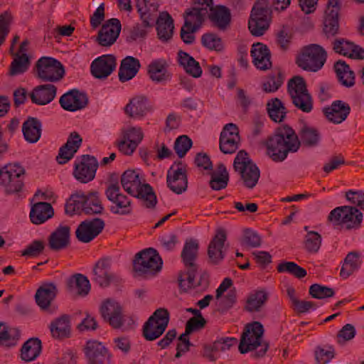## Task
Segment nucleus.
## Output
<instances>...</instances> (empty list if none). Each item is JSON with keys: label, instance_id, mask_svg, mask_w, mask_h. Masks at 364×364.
<instances>
[{"label": "nucleus", "instance_id": "obj_54", "mask_svg": "<svg viewBox=\"0 0 364 364\" xmlns=\"http://www.w3.org/2000/svg\"><path fill=\"white\" fill-rule=\"evenodd\" d=\"M121 183L128 193L136 197V172L134 170H128L122 176Z\"/></svg>", "mask_w": 364, "mask_h": 364}, {"label": "nucleus", "instance_id": "obj_36", "mask_svg": "<svg viewBox=\"0 0 364 364\" xmlns=\"http://www.w3.org/2000/svg\"><path fill=\"white\" fill-rule=\"evenodd\" d=\"M54 214L51 205L46 202L35 203L30 212V218L33 223L38 225L45 223Z\"/></svg>", "mask_w": 364, "mask_h": 364}, {"label": "nucleus", "instance_id": "obj_5", "mask_svg": "<svg viewBox=\"0 0 364 364\" xmlns=\"http://www.w3.org/2000/svg\"><path fill=\"white\" fill-rule=\"evenodd\" d=\"M233 168L240 176L243 186L253 188L258 183L260 171L257 165L249 158L246 151H240L233 162Z\"/></svg>", "mask_w": 364, "mask_h": 364}, {"label": "nucleus", "instance_id": "obj_38", "mask_svg": "<svg viewBox=\"0 0 364 364\" xmlns=\"http://www.w3.org/2000/svg\"><path fill=\"white\" fill-rule=\"evenodd\" d=\"M22 132L28 142L36 143L41 136V123L36 118L29 117L23 122Z\"/></svg>", "mask_w": 364, "mask_h": 364}, {"label": "nucleus", "instance_id": "obj_4", "mask_svg": "<svg viewBox=\"0 0 364 364\" xmlns=\"http://www.w3.org/2000/svg\"><path fill=\"white\" fill-rule=\"evenodd\" d=\"M103 210L99 193L91 191L87 193L79 191L73 193L65 205L68 214H99Z\"/></svg>", "mask_w": 364, "mask_h": 364}, {"label": "nucleus", "instance_id": "obj_42", "mask_svg": "<svg viewBox=\"0 0 364 364\" xmlns=\"http://www.w3.org/2000/svg\"><path fill=\"white\" fill-rule=\"evenodd\" d=\"M208 15L205 9L192 8L185 14V23L189 31H196L202 24L204 18Z\"/></svg>", "mask_w": 364, "mask_h": 364}, {"label": "nucleus", "instance_id": "obj_9", "mask_svg": "<svg viewBox=\"0 0 364 364\" xmlns=\"http://www.w3.org/2000/svg\"><path fill=\"white\" fill-rule=\"evenodd\" d=\"M288 92L293 104L304 112H310L313 108V101L306 88L303 77L295 76L288 82Z\"/></svg>", "mask_w": 364, "mask_h": 364}, {"label": "nucleus", "instance_id": "obj_28", "mask_svg": "<svg viewBox=\"0 0 364 364\" xmlns=\"http://www.w3.org/2000/svg\"><path fill=\"white\" fill-rule=\"evenodd\" d=\"M333 50L342 55L353 59H364V49L343 38L336 39L333 43Z\"/></svg>", "mask_w": 364, "mask_h": 364}, {"label": "nucleus", "instance_id": "obj_59", "mask_svg": "<svg viewBox=\"0 0 364 364\" xmlns=\"http://www.w3.org/2000/svg\"><path fill=\"white\" fill-rule=\"evenodd\" d=\"M11 21V14L6 11L0 14V46L4 43L9 32Z\"/></svg>", "mask_w": 364, "mask_h": 364}, {"label": "nucleus", "instance_id": "obj_43", "mask_svg": "<svg viewBox=\"0 0 364 364\" xmlns=\"http://www.w3.org/2000/svg\"><path fill=\"white\" fill-rule=\"evenodd\" d=\"M178 63L186 72L193 77H199L202 75L200 64L187 53L180 50L178 53Z\"/></svg>", "mask_w": 364, "mask_h": 364}, {"label": "nucleus", "instance_id": "obj_3", "mask_svg": "<svg viewBox=\"0 0 364 364\" xmlns=\"http://www.w3.org/2000/svg\"><path fill=\"white\" fill-rule=\"evenodd\" d=\"M264 334V328L261 323L254 321L245 326L242 333L238 350L240 353L245 354L250 351L255 350L259 346L262 348L255 352L252 356L255 358H262L266 354L269 347V342L262 341Z\"/></svg>", "mask_w": 364, "mask_h": 364}, {"label": "nucleus", "instance_id": "obj_55", "mask_svg": "<svg viewBox=\"0 0 364 364\" xmlns=\"http://www.w3.org/2000/svg\"><path fill=\"white\" fill-rule=\"evenodd\" d=\"M309 294L314 298L323 299L333 296L334 290L328 287L314 284L309 287Z\"/></svg>", "mask_w": 364, "mask_h": 364}, {"label": "nucleus", "instance_id": "obj_31", "mask_svg": "<svg viewBox=\"0 0 364 364\" xmlns=\"http://www.w3.org/2000/svg\"><path fill=\"white\" fill-rule=\"evenodd\" d=\"M251 55L255 65L259 70H266L272 67L270 53L267 46L257 43L252 46Z\"/></svg>", "mask_w": 364, "mask_h": 364}, {"label": "nucleus", "instance_id": "obj_46", "mask_svg": "<svg viewBox=\"0 0 364 364\" xmlns=\"http://www.w3.org/2000/svg\"><path fill=\"white\" fill-rule=\"evenodd\" d=\"M229 181V173L223 164H218L215 171L211 173L210 186L212 189L219 191L225 188Z\"/></svg>", "mask_w": 364, "mask_h": 364}, {"label": "nucleus", "instance_id": "obj_63", "mask_svg": "<svg viewBox=\"0 0 364 364\" xmlns=\"http://www.w3.org/2000/svg\"><path fill=\"white\" fill-rule=\"evenodd\" d=\"M44 249V244L41 241H34L29 245L23 252L22 255L26 257H36Z\"/></svg>", "mask_w": 364, "mask_h": 364}, {"label": "nucleus", "instance_id": "obj_16", "mask_svg": "<svg viewBox=\"0 0 364 364\" xmlns=\"http://www.w3.org/2000/svg\"><path fill=\"white\" fill-rule=\"evenodd\" d=\"M227 240V234L224 229L219 228L211 240L208 247V262L212 264H218L225 257V242Z\"/></svg>", "mask_w": 364, "mask_h": 364}, {"label": "nucleus", "instance_id": "obj_37", "mask_svg": "<svg viewBox=\"0 0 364 364\" xmlns=\"http://www.w3.org/2000/svg\"><path fill=\"white\" fill-rule=\"evenodd\" d=\"M138 199L148 209H154L157 204L156 195L153 188L144 182L138 181Z\"/></svg>", "mask_w": 364, "mask_h": 364}, {"label": "nucleus", "instance_id": "obj_21", "mask_svg": "<svg viewBox=\"0 0 364 364\" xmlns=\"http://www.w3.org/2000/svg\"><path fill=\"white\" fill-rule=\"evenodd\" d=\"M104 226V222L100 218L85 220L78 226L76 237L82 242H89L101 232Z\"/></svg>", "mask_w": 364, "mask_h": 364}, {"label": "nucleus", "instance_id": "obj_23", "mask_svg": "<svg viewBox=\"0 0 364 364\" xmlns=\"http://www.w3.org/2000/svg\"><path fill=\"white\" fill-rule=\"evenodd\" d=\"M59 103L65 110L75 112L86 106L87 99L83 93L73 90L63 94L60 98Z\"/></svg>", "mask_w": 364, "mask_h": 364}, {"label": "nucleus", "instance_id": "obj_40", "mask_svg": "<svg viewBox=\"0 0 364 364\" xmlns=\"http://www.w3.org/2000/svg\"><path fill=\"white\" fill-rule=\"evenodd\" d=\"M100 311L103 318H123L124 316L122 306L111 298L102 301Z\"/></svg>", "mask_w": 364, "mask_h": 364}, {"label": "nucleus", "instance_id": "obj_24", "mask_svg": "<svg viewBox=\"0 0 364 364\" xmlns=\"http://www.w3.org/2000/svg\"><path fill=\"white\" fill-rule=\"evenodd\" d=\"M120 31V21L117 18L109 19L102 26L99 32V43L103 46H111L118 38Z\"/></svg>", "mask_w": 364, "mask_h": 364}, {"label": "nucleus", "instance_id": "obj_20", "mask_svg": "<svg viewBox=\"0 0 364 364\" xmlns=\"http://www.w3.org/2000/svg\"><path fill=\"white\" fill-rule=\"evenodd\" d=\"M167 184L170 189L177 194H181L187 189V176L181 163H178L176 168L174 165L172 166L168 171Z\"/></svg>", "mask_w": 364, "mask_h": 364}, {"label": "nucleus", "instance_id": "obj_30", "mask_svg": "<svg viewBox=\"0 0 364 364\" xmlns=\"http://www.w3.org/2000/svg\"><path fill=\"white\" fill-rule=\"evenodd\" d=\"M67 286L71 294L82 297L87 296L91 289L89 279L82 274H75L69 277Z\"/></svg>", "mask_w": 364, "mask_h": 364}, {"label": "nucleus", "instance_id": "obj_17", "mask_svg": "<svg viewBox=\"0 0 364 364\" xmlns=\"http://www.w3.org/2000/svg\"><path fill=\"white\" fill-rule=\"evenodd\" d=\"M18 40L16 37L14 39V43L11 46V54L14 60L11 65V75H17L26 72L30 65V59L27 54L28 42L24 41L20 45L18 50L16 52L13 51L14 43Z\"/></svg>", "mask_w": 364, "mask_h": 364}, {"label": "nucleus", "instance_id": "obj_47", "mask_svg": "<svg viewBox=\"0 0 364 364\" xmlns=\"http://www.w3.org/2000/svg\"><path fill=\"white\" fill-rule=\"evenodd\" d=\"M20 338V331L16 327H11L6 323H0V344L6 346H14Z\"/></svg>", "mask_w": 364, "mask_h": 364}, {"label": "nucleus", "instance_id": "obj_34", "mask_svg": "<svg viewBox=\"0 0 364 364\" xmlns=\"http://www.w3.org/2000/svg\"><path fill=\"white\" fill-rule=\"evenodd\" d=\"M156 31L159 38L167 42L173 36L174 26L171 16L167 12L161 13L156 20Z\"/></svg>", "mask_w": 364, "mask_h": 364}, {"label": "nucleus", "instance_id": "obj_13", "mask_svg": "<svg viewBox=\"0 0 364 364\" xmlns=\"http://www.w3.org/2000/svg\"><path fill=\"white\" fill-rule=\"evenodd\" d=\"M83 352L88 364H110L111 354L100 341L90 339L86 341Z\"/></svg>", "mask_w": 364, "mask_h": 364}, {"label": "nucleus", "instance_id": "obj_45", "mask_svg": "<svg viewBox=\"0 0 364 364\" xmlns=\"http://www.w3.org/2000/svg\"><path fill=\"white\" fill-rule=\"evenodd\" d=\"M300 145L303 144L304 146L312 147L318 144L321 135L319 131L313 127L304 125L300 131Z\"/></svg>", "mask_w": 364, "mask_h": 364}, {"label": "nucleus", "instance_id": "obj_49", "mask_svg": "<svg viewBox=\"0 0 364 364\" xmlns=\"http://www.w3.org/2000/svg\"><path fill=\"white\" fill-rule=\"evenodd\" d=\"M49 328L53 338L55 339L68 338L71 334L70 320H53L49 325Z\"/></svg>", "mask_w": 364, "mask_h": 364}, {"label": "nucleus", "instance_id": "obj_2", "mask_svg": "<svg viewBox=\"0 0 364 364\" xmlns=\"http://www.w3.org/2000/svg\"><path fill=\"white\" fill-rule=\"evenodd\" d=\"M199 245L196 240H187L181 252V258L185 270L181 271L178 275L179 286L185 291L195 288L199 284L195 281L198 271L196 262Z\"/></svg>", "mask_w": 364, "mask_h": 364}, {"label": "nucleus", "instance_id": "obj_22", "mask_svg": "<svg viewBox=\"0 0 364 364\" xmlns=\"http://www.w3.org/2000/svg\"><path fill=\"white\" fill-rule=\"evenodd\" d=\"M56 285L53 282L43 283L37 289L35 299L41 309L47 311L53 310L52 303L57 294Z\"/></svg>", "mask_w": 364, "mask_h": 364}, {"label": "nucleus", "instance_id": "obj_60", "mask_svg": "<svg viewBox=\"0 0 364 364\" xmlns=\"http://www.w3.org/2000/svg\"><path fill=\"white\" fill-rule=\"evenodd\" d=\"M154 110L151 101L145 96L138 97V119L146 117Z\"/></svg>", "mask_w": 364, "mask_h": 364}, {"label": "nucleus", "instance_id": "obj_25", "mask_svg": "<svg viewBox=\"0 0 364 364\" xmlns=\"http://www.w3.org/2000/svg\"><path fill=\"white\" fill-rule=\"evenodd\" d=\"M350 105L341 100L334 101L329 107L323 109L327 119L333 124H341L345 121L350 112Z\"/></svg>", "mask_w": 364, "mask_h": 364}, {"label": "nucleus", "instance_id": "obj_6", "mask_svg": "<svg viewBox=\"0 0 364 364\" xmlns=\"http://www.w3.org/2000/svg\"><path fill=\"white\" fill-rule=\"evenodd\" d=\"M328 220L343 229L357 230L361 225L363 213L355 207L340 206L330 212Z\"/></svg>", "mask_w": 364, "mask_h": 364}, {"label": "nucleus", "instance_id": "obj_1", "mask_svg": "<svg viewBox=\"0 0 364 364\" xmlns=\"http://www.w3.org/2000/svg\"><path fill=\"white\" fill-rule=\"evenodd\" d=\"M299 146L298 136L287 125L278 128L267 141V154L274 161H284L289 151H296Z\"/></svg>", "mask_w": 364, "mask_h": 364}, {"label": "nucleus", "instance_id": "obj_10", "mask_svg": "<svg viewBox=\"0 0 364 364\" xmlns=\"http://www.w3.org/2000/svg\"><path fill=\"white\" fill-rule=\"evenodd\" d=\"M24 169L19 164H8L0 170V184L8 194L20 192L23 186Z\"/></svg>", "mask_w": 364, "mask_h": 364}, {"label": "nucleus", "instance_id": "obj_18", "mask_svg": "<svg viewBox=\"0 0 364 364\" xmlns=\"http://www.w3.org/2000/svg\"><path fill=\"white\" fill-rule=\"evenodd\" d=\"M240 142L239 130L237 127L232 123L226 124L220 137V149L225 154H232L238 148Z\"/></svg>", "mask_w": 364, "mask_h": 364}, {"label": "nucleus", "instance_id": "obj_26", "mask_svg": "<svg viewBox=\"0 0 364 364\" xmlns=\"http://www.w3.org/2000/svg\"><path fill=\"white\" fill-rule=\"evenodd\" d=\"M116 67V60L112 55H104L94 60L91 64V72L97 78H105L109 75Z\"/></svg>", "mask_w": 364, "mask_h": 364}, {"label": "nucleus", "instance_id": "obj_52", "mask_svg": "<svg viewBox=\"0 0 364 364\" xmlns=\"http://www.w3.org/2000/svg\"><path fill=\"white\" fill-rule=\"evenodd\" d=\"M269 117L275 122H281L286 117L287 110L282 102L278 98H273L267 104Z\"/></svg>", "mask_w": 364, "mask_h": 364}, {"label": "nucleus", "instance_id": "obj_58", "mask_svg": "<svg viewBox=\"0 0 364 364\" xmlns=\"http://www.w3.org/2000/svg\"><path fill=\"white\" fill-rule=\"evenodd\" d=\"M192 146V141L186 135L178 137L175 141L174 149L179 158H183Z\"/></svg>", "mask_w": 364, "mask_h": 364}, {"label": "nucleus", "instance_id": "obj_62", "mask_svg": "<svg viewBox=\"0 0 364 364\" xmlns=\"http://www.w3.org/2000/svg\"><path fill=\"white\" fill-rule=\"evenodd\" d=\"M237 341L235 338H221L214 342V349L215 351H225L230 350L233 346H235Z\"/></svg>", "mask_w": 364, "mask_h": 364}, {"label": "nucleus", "instance_id": "obj_12", "mask_svg": "<svg viewBox=\"0 0 364 364\" xmlns=\"http://www.w3.org/2000/svg\"><path fill=\"white\" fill-rule=\"evenodd\" d=\"M159 5L155 0H138V14L144 28L138 31V37L144 38L153 27L158 15Z\"/></svg>", "mask_w": 364, "mask_h": 364}, {"label": "nucleus", "instance_id": "obj_33", "mask_svg": "<svg viewBox=\"0 0 364 364\" xmlns=\"http://www.w3.org/2000/svg\"><path fill=\"white\" fill-rule=\"evenodd\" d=\"M56 95V87L51 84H45L36 87L31 95L33 103L45 105L53 100Z\"/></svg>", "mask_w": 364, "mask_h": 364}, {"label": "nucleus", "instance_id": "obj_27", "mask_svg": "<svg viewBox=\"0 0 364 364\" xmlns=\"http://www.w3.org/2000/svg\"><path fill=\"white\" fill-rule=\"evenodd\" d=\"M112 259L105 257L97 262L93 269L94 279L101 287H107L114 280V275L110 271Z\"/></svg>", "mask_w": 364, "mask_h": 364}, {"label": "nucleus", "instance_id": "obj_35", "mask_svg": "<svg viewBox=\"0 0 364 364\" xmlns=\"http://www.w3.org/2000/svg\"><path fill=\"white\" fill-rule=\"evenodd\" d=\"M41 341L38 338H31L22 345L20 350V358L26 363L32 362L41 355Z\"/></svg>", "mask_w": 364, "mask_h": 364}, {"label": "nucleus", "instance_id": "obj_7", "mask_svg": "<svg viewBox=\"0 0 364 364\" xmlns=\"http://www.w3.org/2000/svg\"><path fill=\"white\" fill-rule=\"evenodd\" d=\"M327 58V53L318 44H310L302 48L296 59L299 68L304 70L317 72L323 68Z\"/></svg>", "mask_w": 364, "mask_h": 364}, {"label": "nucleus", "instance_id": "obj_53", "mask_svg": "<svg viewBox=\"0 0 364 364\" xmlns=\"http://www.w3.org/2000/svg\"><path fill=\"white\" fill-rule=\"evenodd\" d=\"M268 299V294L265 291H257L248 296L245 306V310L252 312L258 311Z\"/></svg>", "mask_w": 364, "mask_h": 364}, {"label": "nucleus", "instance_id": "obj_15", "mask_svg": "<svg viewBox=\"0 0 364 364\" xmlns=\"http://www.w3.org/2000/svg\"><path fill=\"white\" fill-rule=\"evenodd\" d=\"M98 161L94 156L83 155L75 161L74 176L82 183H86L92 181L98 167Z\"/></svg>", "mask_w": 364, "mask_h": 364}, {"label": "nucleus", "instance_id": "obj_48", "mask_svg": "<svg viewBox=\"0 0 364 364\" xmlns=\"http://www.w3.org/2000/svg\"><path fill=\"white\" fill-rule=\"evenodd\" d=\"M168 64L165 60H156L149 65V74L154 81L161 82L168 79Z\"/></svg>", "mask_w": 364, "mask_h": 364}, {"label": "nucleus", "instance_id": "obj_41", "mask_svg": "<svg viewBox=\"0 0 364 364\" xmlns=\"http://www.w3.org/2000/svg\"><path fill=\"white\" fill-rule=\"evenodd\" d=\"M119 149L124 154L130 155L136 149V129L134 127L124 129Z\"/></svg>", "mask_w": 364, "mask_h": 364}, {"label": "nucleus", "instance_id": "obj_51", "mask_svg": "<svg viewBox=\"0 0 364 364\" xmlns=\"http://www.w3.org/2000/svg\"><path fill=\"white\" fill-rule=\"evenodd\" d=\"M136 75V59L127 56L122 60L119 71V77L120 81L126 82L131 80Z\"/></svg>", "mask_w": 364, "mask_h": 364}, {"label": "nucleus", "instance_id": "obj_56", "mask_svg": "<svg viewBox=\"0 0 364 364\" xmlns=\"http://www.w3.org/2000/svg\"><path fill=\"white\" fill-rule=\"evenodd\" d=\"M321 244V237L314 231L308 232L305 240V247L310 252H316Z\"/></svg>", "mask_w": 364, "mask_h": 364}, {"label": "nucleus", "instance_id": "obj_19", "mask_svg": "<svg viewBox=\"0 0 364 364\" xmlns=\"http://www.w3.org/2000/svg\"><path fill=\"white\" fill-rule=\"evenodd\" d=\"M106 195L112 203L110 210L112 213L127 214L130 211V200L119 193L118 183L110 184L106 191Z\"/></svg>", "mask_w": 364, "mask_h": 364}, {"label": "nucleus", "instance_id": "obj_11", "mask_svg": "<svg viewBox=\"0 0 364 364\" xmlns=\"http://www.w3.org/2000/svg\"><path fill=\"white\" fill-rule=\"evenodd\" d=\"M162 259L154 248L144 249L138 252V277H152L159 272Z\"/></svg>", "mask_w": 364, "mask_h": 364}, {"label": "nucleus", "instance_id": "obj_14", "mask_svg": "<svg viewBox=\"0 0 364 364\" xmlns=\"http://www.w3.org/2000/svg\"><path fill=\"white\" fill-rule=\"evenodd\" d=\"M37 70L39 77L46 81L58 80L64 73L60 63L50 57L40 58L37 63Z\"/></svg>", "mask_w": 364, "mask_h": 364}, {"label": "nucleus", "instance_id": "obj_39", "mask_svg": "<svg viewBox=\"0 0 364 364\" xmlns=\"http://www.w3.org/2000/svg\"><path fill=\"white\" fill-rule=\"evenodd\" d=\"M70 241V228L68 226H60L49 237V246L53 250L65 248Z\"/></svg>", "mask_w": 364, "mask_h": 364}, {"label": "nucleus", "instance_id": "obj_32", "mask_svg": "<svg viewBox=\"0 0 364 364\" xmlns=\"http://www.w3.org/2000/svg\"><path fill=\"white\" fill-rule=\"evenodd\" d=\"M169 320H146L142 328V336L149 341L159 338L165 331Z\"/></svg>", "mask_w": 364, "mask_h": 364}, {"label": "nucleus", "instance_id": "obj_61", "mask_svg": "<svg viewBox=\"0 0 364 364\" xmlns=\"http://www.w3.org/2000/svg\"><path fill=\"white\" fill-rule=\"evenodd\" d=\"M242 244L250 247H257L261 245V238L256 232L247 230L245 231Z\"/></svg>", "mask_w": 364, "mask_h": 364}, {"label": "nucleus", "instance_id": "obj_64", "mask_svg": "<svg viewBox=\"0 0 364 364\" xmlns=\"http://www.w3.org/2000/svg\"><path fill=\"white\" fill-rule=\"evenodd\" d=\"M315 356L317 363L326 364L334 357V352L331 348L329 350H325L321 348H318L315 352Z\"/></svg>", "mask_w": 364, "mask_h": 364}, {"label": "nucleus", "instance_id": "obj_29", "mask_svg": "<svg viewBox=\"0 0 364 364\" xmlns=\"http://www.w3.org/2000/svg\"><path fill=\"white\" fill-rule=\"evenodd\" d=\"M208 16L214 26L220 31L226 30L230 26L231 14L230 10L224 6H217L210 9Z\"/></svg>", "mask_w": 364, "mask_h": 364}, {"label": "nucleus", "instance_id": "obj_44", "mask_svg": "<svg viewBox=\"0 0 364 364\" xmlns=\"http://www.w3.org/2000/svg\"><path fill=\"white\" fill-rule=\"evenodd\" d=\"M334 69L339 82L347 87H350L355 84V74L343 60H338L334 64Z\"/></svg>", "mask_w": 364, "mask_h": 364}, {"label": "nucleus", "instance_id": "obj_8", "mask_svg": "<svg viewBox=\"0 0 364 364\" xmlns=\"http://www.w3.org/2000/svg\"><path fill=\"white\" fill-rule=\"evenodd\" d=\"M271 9L267 0H258L252 9L248 28L255 36H262L268 29Z\"/></svg>", "mask_w": 364, "mask_h": 364}, {"label": "nucleus", "instance_id": "obj_57", "mask_svg": "<svg viewBox=\"0 0 364 364\" xmlns=\"http://www.w3.org/2000/svg\"><path fill=\"white\" fill-rule=\"evenodd\" d=\"M202 43L204 46L216 51H220L223 48L220 38L214 33H205L202 36Z\"/></svg>", "mask_w": 364, "mask_h": 364}, {"label": "nucleus", "instance_id": "obj_50", "mask_svg": "<svg viewBox=\"0 0 364 364\" xmlns=\"http://www.w3.org/2000/svg\"><path fill=\"white\" fill-rule=\"evenodd\" d=\"M359 257L360 255L357 252H350L346 255L340 271L341 277L347 279L359 268L360 264Z\"/></svg>", "mask_w": 364, "mask_h": 364}]
</instances>
